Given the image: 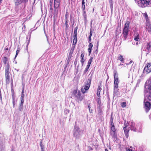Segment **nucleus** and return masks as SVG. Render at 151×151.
Wrapping results in <instances>:
<instances>
[{"label": "nucleus", "instance_id": "14", "mask_svg": "<svg viewBox=\"0 0 151 151\" xmlns=\"http://www.w3.org/2000/svg\"><path fill=\"white\" fill-rule=\"evenodd\" d=\"M54 11L53 12L54 18L57 17L58 13V8H54Z\"/></svg>", "mask_w": 151, "mask_h": 151}, {"label": "nucleus", "instance_id": "19", "mask_svg": "<svg viewBox=\"0 0 151 151\" xmlns=\"http://www.w3.org/2000/svg\"><path fill=\"white\" fill-rule=\"evenodd\" d=\"M135 124L134 123L131 122L130 125V129L131 130H133L134 132L136 131V129L135 127Z\"/></svg>", "mask_w": 151, "mask_h": 151}, {"label": "nucleus", "instance_id": "38", "mask_svg": "<svg viewBox=\"0 0 151 151\" xmlns=\"http://www.w3.org/2000/svg\"><path fill=\"white\" fill-rule=\"evenodd\" d=\"M111 130L113 132H116V129L115 128L114 125H113L112 126H111Z\"/></svg>", "mask_w": 151, "mask_h": 151}, {"label": "nucleus", "instance_id": "5", "mask_svg": "<svg viewBox=\"0 0 151 151\" xmlns=\"http://www.w3.org/2000/svg\"><path fill=\"white\" fill-rule=\"evenodd\" d=\"M6 83V84L11 83V86L13 85V81L12 77H11L9 74L5 75Z\"/></svg>", "mask_w": 151, "mask_h": 151}, {"label": "nucleus", "instance_id": "41", "mask_svg": "<svg viewBox=\"0 0 151 151\" xmlns=\"http://www.w3.org/2000/svg\"><path fill=\"white\" fill-rule=\"evenodd\" d=\"M68 13L66 12L65 14V20L68 21Z\"/></svg>", "mask_w": 151, "mask_h": 151}, {"label": "nucleus", "instance_id": "32", "mask_svg": "<svg viewBox=\"0 0 151 151\" xmlns=\"http://www.w3.org/2000/svg\"><path fill=\"white\" fill-rule=\"evenodd\" d=\"M42 142L41 140L40 142V146L41 147V150H44V145L42 143Z\"/></svg>", "mask_w": 151, "mask_h": 151}, {"label": "nucleus", "instance_id": "48", "mask_svg": "<svg viewBox=\"0 0 151 151\" xmlns=\"http://www.w3.org/2000/svg\"><path fill=\"white\" fill-rule=\"evenodd\" d=\"M126 151H133V150L130 148H126Z\"/></svg>", "mask_w": 151, "mask_h": 151}, {"label": "nucleus", "instance_id": "13", "mask_svg": "<svg viewBox=\"0 0 151 151\" xmlns=\"http://www.w3.org/2000/svg\"><path fill=\"white\" fill-rule=\"evenodd\" d=\"M14 1L15 2V5L17 6L19 5L22 2H24L25 3H26L27 2L25 1L24 0H14Z\"/></svg>", "mask_w": 151, "mask_h": 151}, {"label": "nucleus", "instance_id": "6", "mask_svg": "<svg viewBox=\"0 0 151 151\" xmlns=\"http://www.w3.org/2000/svg\"><path fill=\"white\" fill-rule=\"evenodd\" d=\"M151 72V63H147L146 64L144 69L143 72L147 74Z\"/></svg>", "mask_w": 151, "mask_h": 151}, {"label": "nucleus", "instance_id": "59", "mask_svg": "<svg viewBox=\"0 0 151 151\" xmlns=\"http://www.w3.org/2000/svg\"><path fill=\"white\" fill-rule=\"evenodd\" d=\"M0 99L1 100H2V95H1V93H0Z\"/></svg>", "mask_w": 151, "mask_h": 151}, {"label": "nucleus", "instance_id": "50", "mask_svg": "<svg viewBox=\"0 0 151 151\" xmlns=\"http://www.w3.org/2000/svg\"><path fill=\"white\" fill-rule=\"evenodd\" d=\"M99 114L100 115H102V111L101 110L99 111Z\"/></svg>", "mask_w": 151, "mask_h": 151}, {"label": "nucleus", "instance_id": "22", "mask_svg": "<svg viewBox=\"0 0 151 151\" xmlns=\"http://www.w3.org/2000/svg\"><path fill=\"white\" fill-rule=\"evenodd\" d=\"M11 93L12 98H15V93L13 89V85L11 86Z\"/></svg>", "mask_w": 151, "mask_h": 151}, {"label": "nucleus", "instance_id": "33", "mask_svg": "<svg viewBox=\"0 0 151 151\" xmlns=\"http://www.w3.org/2000/svg\"><path fill=\"white\" fill-rule=\"evenodd\" d=\"M85 1H82L81 7L82 10H85Z\"/></svg>", "mask_w": 151, "mask_h": 151}, {"label": "nucleus", "instance_id": "52", "mask_svg": "<svg viewBox=\"0 0 151 151\" xmlns=\"http://www.w3.org/2000/svg\"><path fill=\"white\" fill-rule=\"evenodd\" d=\"M24 88L23 87V89H22V94H21V95H24Z\"/></svg>", "mask_w": 151, "mask_h": 151}, {"label": "nucleus", "instance_id": "16", "mask_svg": "<svg viewBox=\"0 0 151 151\" xmlns=\"http://www.w3.org/2000/svg\"><path fill=\"white\" fill-rule=\"evenodd\" d=\"M53 0H49V2L48 5V7L49 8L50 10L52 12L53 10Z\"/></svg>", "mask_w": 151, "mask_h": 151}, {"label": "nucleus", "instance_id": "25", "mask_svg": "<svg viewBox=\"0 0 151 151\" xmlns=\"http://www.w3.org/2000/svg\"><path fill=\"white\" fill-rule=\"evenodd\" d=\"M147 47L146 48V49L148 50H150L151 48V42H150L147 44Z\"/></svg>", "mask_w": 151, "mask_h": 151}, {"label": "nucleus", "instance_id": "7", "mask_svg": "<svg viewBox=\"0 0 151 151\" xmlns=\"http://www.w3.org/2000/svg\"><path fill=\"white\" fill-rule=\"evenodd\" d=\"M146 28L149 32L151 34V24L150 22L146 20Z\"/></svg>", "mask_w": 151, "mask_h": 151}, {"label": "nucleus", "instance_id": "27", "mask_svg": "<svg viewBox=\"0 0 151 151\" xmlns=\"http://www.w3.org/2000/svg\"><path fill=\"white\" fill-rule=\"evenodd\" d=\"M83 15L84 17V19L86 21L87 19V15L86 14V12L85 10H83Z\"/></svg>", "mask_w": 151, "mask_h": 151}, {"label": "nucleus", "instance_id": "40", "mask_svg": "<svg viewBox=\"0 0 151 151\" xmlns=\"http://www.w3.org/2000/svg\"><path fill=\"white\" fill-rule=\"evenodd\" d=\"M97 102L98 104L100 105L101 104V101L100 98L97 99Z\"/></svg>", "mask_w": 151, "mask_h": 151}, {"label": "nucleus", "instance_id": "20", "mask_svg": "<svg viewBox=\"0 0 151 151\" xmlns=\"http://www.w3.org/2000/svg\"><path fill=\"white\" fill-rule=\"evenodd\" d=\"M84 56V53H82L81 55V62L82 63V65H83L84 63L85 62V60L83 58Z\"/></svg>", "mask_w": 151, "mask_h": 151}, {"label": "nucleus", "instance_id": "64", "mask_svg": "<svg viewBox=\"0 0 151 151\" xmlns=\"http://www.w3.org/2000/svg\"><path fill=\"white\" fill-rule=\"evenodd\" d=\"M8 50V47H6V48L5 49V50Z\"/></svg>", "mask_w": 151, "mask_h": 151}, {"label": "nucleus", "instance_id": "15", "mask_svg": "<svg viewBox=\"0 0 151 151\" xmlns=\"http://www.w3.org/2000/svg\"><path fill=\"white\" fill-rule=\"evenodd\" d=\"M93 47V45L91 42L89 43L88 45V50L89 52V55H90L91 52L92 48Z\"/></svg>", "mask_w": 151, "mask_h": 151}, {"label": "nucleus", "instance_id": "4", "mask_svg": "<svg viewBox=\"0 0 151 151\" xmlns=\"http://www.w3.org/2000/svg\"><path fill=\"white\" fill-rule=\"evenodd\" d=\"M91 80L88 79L87 82L85 83V86L81 88V91L83 93H85L89 89L91 85Z\"/></svg>", "mask_w": 151, "mask_h": 151}, {"label": "nucleus", "instance_id": "24", "mask_svg": "<svg viewBox=\"0 0 151 151\" xmlns=\"http://www.w3.org/2000/svg\"><path fill=\"white\" fill-rule=\"evenodd\" d=\"M78 29V26H77L75 28L73 33V36H77V32Z\"/></svg>", "mask_w": 151, "mask_h": 151}, {"label": "nucleus", "instance_id": "46", "mask_svg": "<svg viewBox=\"0 0 151 151\" xmlns=\"http://www.w3.org/2000/svg\"><path fill=\"white\" fill-rule=\"evenodd\" d=\"M24 99H22L21 100V103H20V105H23V103H24Z\"/></svg>", "mask_w": 151, "mask_h": 151}, {"label": "nucleus", "instance_id": "63", "mask_svg": "<svg viewBox=\"0 0 151 151\" xmlns=\"http://www.w3.org/2000/svg\"><path fill=\"white\" fill-rule=\"evenodd\" d=\"M88 107L89 108V111H90V105H88Z\"/></svg>", "mask_w": 151, "mask_h": 151}, {"label": "nucleus", "instance_id": "60", "mask_svg": "<svg viewBox=\"0 0 151 151\" xmlns=\"http://www.w3.org/2000/svg\"><path fill=\"white\" fill-rule=\"evenodd\" d=\"M77 60H76V59L75 61L74 64H75L76 65L77 64Z\"/></svg>", "mask_w": 151, "mask_h": 151}, {"label": "nucleus", "instance_id": "21", "mask_svg": "<svg viewBox=\"0 0 151 151\" xmlns=\"http://www.w3.org/2000/svg\"><path fill=\"white\" fill-rule=\"evenodd\" d=\"M124 130L125 135H128L129 132V127L128 128H126V127H124Z\"/></svg>", "mask_w": 151, "mask_h": 151}, {"label": "nucleus", "instance_id": "56", "mask_svg": "<svg viewBox=\"0 0 151 151\" xmlns=\"http://www.w3.org/2000/svg\"><path fill=\"white\" fill-rule=\"evenodd\" d=\"M88 40H89V42L90 43V42H91V37H88Z\"/></svg>", "mask_w": 151, "mask_h": 151}, {"label": "nucleus", "instance_id": "30", "mask_svg": "<svg viewBox=\"0 0 151 151\" xmlns=\"http://www.w3.org/2000/svg\"><path fill=\"white\" fill-rule=\"evenodd\" d=\"M119 81H117V80L116 81V80L114 81V88H118V84H119Z\"/></svg>", "mask_w": 151, "mask_h": 151}, {"label": "nucleus", "instance_id": "29", "mask_svg": "<svg viewBox=\"0 0 151 151\" xmlns=\"http://www.w3.org/2000/svg\"><path fill=\"white\" fill-rule=\"evenodd\" d=\"M93 59V57H91L89 59L88 61V65H87V66H88V67H90Z\"/></svg>", "mask_w": 151, "mask_h": 151}, {"label": "nucleus", "instance_id": "51", "mask_svg": "<svg viewBox=\"0 0 151 151\" xmlns=\"http://www.w3.org/2000/svg\"><path fill=\"white\" fill-rule=\"evenodd\" d=\"M73 40H77V36H73Z\"/></svg>", "mask_w": 151, "mask_h": 151}, {"label": "nucleus", "instance_id": "34", "mask_svg": "<svg viewBox=\"0 0 151 151\" xmlns=\"http://www.w3.org/2000/svg\"><path fill=\"white\" fill-rule=\"evenodd\" d=\"M89 68V67H88V66H86V68H85V70L83 71V75L85 74L87 72L88 70V69Z\"/></svg>", "mask_w": 151, "mask_h": 151}, {"label": "nucleus", "instance_id": "23", "mask_svg": "<svg viewBox=\"0 0 151 151\" xmlns=\"http://www.w3.org/2000/svg\"><path fill=\"white\" fill-rule=\"evenodd\" d=\"M118 59L121 62L124 63V56L122 55H119V56Z\"/></svg>", "mask_w": 151, "mask_h": 151}, {"label": "nucleus", "instance_id": "28", "mask_svg": "<svg viewBox=\"0 0 151 151\" xmlns=\"http://www.w3.org/2000/svg\"><path fill=\"white\" fill-rule=\"evenodd\" d=\"M8 59L6 57H4L3 58V62L5 64H7V61L8 60Z\"/></svg>", "mask_w": 151, "mask_h": 151}, {"label": "nucleus", "instance_id": "1", "mask_svg": "<svg viewBox=\"0 0 151 151\" xmlns=\"http://www.w3.org/2000/svg\"><path fill=\"white\" fill-rule=\"evenodd\" d=\"M71 93V97H73L78 103L81 102L84 97V96L81 95V93L80 91H77V89L73 90Z\"/></svg>", "mask_w": 151, "mask_h": 151}, {"label": "nucleus", "instance_id": "35", "mask_svg": "<svg viewBox=\"0 0 151 151\" xmlns=\"http://www.w3.org/2000/svg\"><path fill=\"white\" fill-rule=\"evenodd\" d=\"M121 105L122 108H124L126 107L127 104L126 102H123L121 103Z\"/></svg>", "mask_w": 151, "mask_h": 151}, {"label": "nucleus", "instance_id": "8", "mask_svg": "<svg viewBox=\"0 0 151 151\" xmlns=\"http://www.w3.org/2000/svg\"><path fill=\"white\" fill-rule=\"evenodd\" d=\"M10 67L9 63L8 62L5 68V75L9 74L10 73Z\"/></svg>", "mask_w": 151, "mask_h": 151}, {"label": "nucleus", "instance_id": "26", "mask_svg": "<svg viewBox=\"0 0 151 151\" xmlns=\"http://www.w3.org/2000/svg\"><path fill=\"white\" fill-rule=\"evenodd\" d=\"M109 2L111 9L112 10L113 8V0H109Z\"/></svg>", "mask_w": 151, "mask_h": 151}, {"label": "nucleus", "instance_id": "9", "mask_svg": "<svg viewBox=\"0 0 151 151\" xmlns=\"http://www.w3.org/2000/svg\"><path fill=\"white\" fill-rule=\"evenodd\" d=\"M60 0H54V8H58L60 6Z\"/></svg>", "mask_w": 151, "mask_h": 151}, {"label": "nucleus", "instance_id": "10", "mask_svg": "<svg viewBox=\"0 0 151 151\" xmlns=\"http://www.w3.org/2000/svg\"><path fill=\"white\" fill-rule=\"evenodd\" d=\"M149 0H141V3L144 7H146L149 5Z\"/></svg>", "mask_w": 151, "mask_h": 151}, {"label": "nucleus", "instance_id": "54", "mask_svg": "<svg viewBox=\"0 0 151 151\" xmlns=\"http://www.w3.org/2000/svg\"><path fill=\"white\" fill-rule=\"evenodd\" d=\"M92 33H93V32H92V29H90V35H92Z\"/></svg>", "mask_w": 151, "mask_h": 151}, {"label": "nucleus", "instance_id": "37", "mask_svg": "<svg viewBox=\"0 0 151 151\" xmlns=\"http://www.w3.org/2000/svg\"><path fill=\"white\" fill-rule=\"evenodd\" d=\"M150 92L149 95L148 97V99L149 101H151V86L150 88Z\"/></svg>", "mask_w": 151, "mask_h": 151}, {"label": "nucleus", "instance_id": "49", "mask_svg": "<svg viewBox=\"0 0 151 151\" xmlns=\"http://www.w3.org/2000/svg\"><path fill=\"white\" fill-rule=\"evenodd\" d=\"M118 76H116V77H115V78H114V81L116 80V81L117 80V81H118Z\"/></svg>", "mask_w": 151, "mask_h": 151}, {"label": "nucleus", "instance_id": "42", "mask_svg": "<svg viewBox=\"0 0 151 151\" xmlns=\"http://www.w3.org/2000/svg\"><path fill=\"white\" fill-rule=\"evenodd\" d=\"M129 124L128 122H126L125 121L124 122V127H126V128H127V127L129 126Z\"/></svg>", "mask_w": 151, "mask_h": 151}, {"label": "nucleus", "instance_id": "58", "mask_svg": "<svg viewBox=\"0 0 151 151\" xmlns=\"http://www.w3.org/2000/svg\"><path fill=\"white\" fill-rule=\"evenodd\" d=\"M145 16L146 18L147 19L148 18V15L147 14H145Z\"/></svg>", "mask_w": 151, "mask_h": 151}, {"label": "nucleus", "instance_id": "45", "mask_svg": "<svg viewBox=\"0 0 151 151\" xmlns=\"http://www.w3.org/2000/svg\"><path fill=\"white\" fill-rule=\"evenodd\" d=\"M20 50H17L16 51V54L15 56V58H16Z\"/></svg>", "mask_w": 151, "mask_h": 151}, {"label": "nucleus", "instance_id": "11", "mask_svg": "<svg viewBox=\"0 0 151 151\" xmlns=\"http://www.w3.org/2000/svg\"><path fill=\"white\" fill-rule=\"evenodd\" d=\"M134 32V39L136 41H137L139 39L140 37L138 33L136 31H135Z\"/></svg>", "mask_w": 151, "mask_h": 151}, {"label": "nucleus", "instance_id": "61", "mask_svg": "<svg viewBox=\"0 0 151 151\" xmlns=\"http://www.w3.org/2000/svg\"><path fill=\"white\" fill-rule=\"evenodd\" d=\"M29 41H30L29 40L28 41V43H27V46H26V47H27V48L28 46L29 43Z\"/></svg>", "mask_w": 151, "mask_h": 151}, {"label": "nucleus", "instance_id": "47", "mask_svg": "<svg viewBox=\"0 0 151 151\" xmlns=\"http://www.w3.org/2000/svg\"><path fill=\"white\" fill-rule=\"evenodd\" d=\"M113 125H114V124L113 122V119H111V126H112Z\"/></svg>", "mask_w": 151, "mask_h": 151}, {"label": "nucleus", "instance_id": "55", "mask_svg": "<svg viewBox=\"0 0 151 151\" xmlns=\"http://www.w3.org/2000/svg\"><path fill=\"white\" fill-rule=\"evenodd\" d=\"M1 133H0V142H1V137H2V136H1Z\"/></svg>", "mask_w": 151, "mask_h": 151}, {"label": "nucleus", "instance_id": "43", "mask_svg": "<svg viewBox=\"0 0 151 151\" xmlns=\"http://www.w3.org/2000/svg\"><path fill=\"white\" fill-rule=\"evenodd\" d=\"M13 101H12V103H13V107L14 108L15 107V98H12Z\"/></svg>", "mask_w": 151, "mask_h": 151}, {"label": "nucleus", "instance_id": "62", "mask_svg": "<svg viewBox=\"0 0 151 151\" xmlns=\"http://www.w3.org/2000/svg\"><path fill=\"white\" fill-rule=\"evenodd\" d=\"M74 20H73V24H72V27H73V25H74Z\"/></svg>", "mask_w": 151, "mask_h": 151}, {"label": "nucleus", "instance_id": "57", "mask_svg": "<svg viewBox=\"0 0 151 151\" xmlns=\"http://www.w3.org/2000/svg\"><path fill=\"white\" fill-rule=\"evenodd\" d=\"M21 99H24V95H21Z\"/></svg>", "mask_w": 151, "mask_h": 151}, {"label": "nucleus", "instance_id": "17", "mask_svg": "<svg viewBox=\"0 0 151 151\" xmlns=\"http://www.w3.org/2000/svg\"><path fill=\"white\" fill-rule=\"evenodd\" d=\"M101 89V86L100 85L98 86V89L97 90V95L99 98L100 97V93Z\"/></svg>", "mask_w": 151, "mask_h": 151}, {"label": "nucleus", "instance_id": "18", "mask_svg": "<svg viewBox=\"0 0 151 151\" xmlns=\"http://www.w3.org/2000/svg\"><path fill=\"white\" fill-rule=\"evenodd\" d=\"M145 106L146 110H149L150 109V106H151L150 103L148 102H146L145 103Z\"/></svg>", "mask_w": 151, "mask_h": 151}, {"label": "nucleus", "instance_id": "44", "mask_svg": "<svg viewBox=\"0 0 151 151\" xmlns=\"http://www.w3.org/2000/svg\"><path fill=\"white\" fill-rule=\"evenodd\" d=\"M23 105L22 106L21 105H20V106L19 108V110L20 111H22V108H23Z\"/></svg>", "mask_w": 151, "mask_h": 151}, {"label": "nucleus", "instance_id": "12", "mask_svg": "<svg viewBox=\"0 0 151 151\" xmlns=\"http://www.w3.org/2000/svg\"><path fill=\"white\" fill-rule=\"evenodd\" d=\"M121 33L120 28H119L118 27L116 29L115 32V37L116 39L118 38V36Z\"/></svg>", "mask_w": 151, "mask_h": 151}, {"label": "nucleus", "instance_id": "3", "mask_svg": "<svg viewBox=\"0 0 151 151\" xmlns=\"http://www.w3.org/2000/svg\"><path fill=\"white\" fill-rule=\"evenodd\" d=\"M77 41L76 40H73V45L72 46L70 50L68 58V60H70L73 55V52L74 51L75 48L76 47V43L77 42Z\"/></svg>", "mask_w": 151, "mask_h": 151}, {"label": "nucleus", "instance_id": "36", "mask_svg": "<svg viewBox=\"0 0 151 151\" xmlns=\"http://www.w3.org/2000/svg\"><path fill=\"white\" fill-rule=\"evenodd\" d=\"M65 26L66 30H67L69 27V25L68 24V21L65 20Z\"/></svg>", "mask_w": 151, "mask_h": 151}, {"label": "nucleus", "instance_id": "39", "mask_svg": "<svg viewBox=\"0 0 151 151\" xmlns=\"http://www.w3.org/2000/svg\"><path fill=\"white\" fill-rule=\"evenodd\" d=\"M114 78H115V77H116V76H118V73L116 71L114 70Z\"/></svg>", "mask_w": 151, "mask_h": 151}, {"label": "nucleus", "instance_id": "53", "mask_svg": "<svg viewBox=\"0 0 151 151\" xmlns=\"http://www.w3.org/2000/svg\"><path fill=\"white\" fill-rule=\"evenodd\" d=\"M97 46H96V47H97V50H97L98 48V47H99V41H97Z\"/></svg>", "mask_w": 151, "mask_h": 151}, {"label": "nucleus", "instance_id": "2", "mask_svg": "<svg viewBox=\"0 0 151 151\" xmlns=\"http://www.w3.org/2000/svg\"><path fill=\"white\" fill-rule=\"evenodd\" d=\"M130 22L128 21H127L124 25V27L123 29L122 34L123 35L124 40H125L127 38L129 32Z\"/></svg>", "mask_w": 151, "mask_h": 151}, {"label": "nucleus", "instance_id": "31", "mask_svg": "<svg viewBox=\"0 0 151 151\" xmlns=\"http://www.w3.org/2000/svg\"><path fill=\"white\" fill-rule=\"evenodd\" d=\"M110 135L113 138H115L116 137V132H111Z\"/></svg>", "mask_w": 151, "mask_h": 151}]
</instances>
